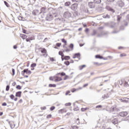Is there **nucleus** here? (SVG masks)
Instances as JSON below:
<instances>
[{
	"instance_id": "f257e3e1",
	"label": "nucleus",
	"mask_w": 129,
	"mask_h": 129,
	"mask_svg": "<svg viewBox=\"0 0 129 129\" xmlns=\"http://www.w3.org/2000/svg\"><path fill=\"white\" fill-rule=\"evenodd\" d=\"M57 17V15H52L51 13H49L46 15L45 18L46 21H52L54 18H56Z\"/></svg>"
},
{
	"instance_id": "f03ea898",
	"label": "nucleus",
	"mask_w": 129,
	"mask_h": 129,
	"mask_svg": "<svg viewBox=\"0 0 129 129\" xmlns=\"http://www.w3.org/2000/svg\"><path fill=\"white\" fill-rule=\"evenodd\" d=\"M63 17L66 19H68L69 18H71V13L68 11L65 12L63 13Z\"/></svg>"
},
{
	"instance_id": "7ed1b4c3",
	"label": "nucleus",
	"mask_w": 129,
	"mask_h": 129,
	"mask_svg": "<svg viewBox=\"0 0 129 129\" xmlns=\"http://www.w3.org/2000/svg\"><path fill=\"white\" fill-rule=\"evenodd\" d=\"M78 7V4L75 3L73 4L71 7V9L73 10V11H76V10H77Z\"/></svg>"
},
{
	"instance_id": "20e7f679",
	"label": "nucleus",
	"mask_w": 129,
	"mask_h": 129,
	"mask_svg": "<svg viewBox=\"0 0 129 129\" xmlns=\"http://www.w3.org/2000/svg\"><path fill=\"white\" fill-rule=\"evenodd\" d=\"M88 7L90 9H94L95 8V4L94 2H89Z\"/></svg>"
},
{
	"instance_id": "39448f33",
	"label": "nucleus",
	"mask_w": 129,
	"mask_h": 129,
	"mask_svg": "<svg viewBox=\"0 0 129 129\" xmlns=\"http://www.w3.org/2000/svg\"><path fill=\"white\" fill-rule=\"evenodd\" d=\"M81 56V54H80V53H75L73 56V59H75L76 58H78L79 59V60H80V57Z\"/></svg>"
},
{
	"instance_id": "423d86ee",
	"label": "nucleus",
	"mask_w": 129,
	"mask_h": 129,
	"mask_svg": "<svg viewBox=\"0 0 129 129\" xmlns=\"http://www.w3.org/2000/svg\"><path fill=\"white\" fill-rule=\"evenodd\" d=\"M41 53H42V56L44 57H47L48 56V54H47V50L46 49L43 48L41 50Z\"/></svg>"
},
{
	"instance_id": "0eeeda50",
	"label": "nucleus",
	"mask_w": 129,
	"mask_h": 129,
	"mask_svg": "<svg viewBox=\"0 0 129 129\" xmlns=\"http://www.w3.org/2000/svg\"><path fill=\"white\" fill-rule=\"evenodd\" d=\"M120 116H121L122 117H124V116H126L127 115V112H120L119 113Z\"/></svg>"
},
{
	"instance_id": "6e6552de",
	"label": "nucleus",
	"mask_w": 129,
	"mask_h": 129,
	"mask_svg": "<svg viewBox=\"0 0 129 129\" xmlns=\"http://www.w3.org/2000/svg\"><path fill=\"white\" fill-rule=\"evenodd\" d=\"M106 10L107 11H109V12H111V13H115V11H114V9H112L111 7L109 6H107L106 8Z\"/></svg>"
},
{
	"instance_id": "1a4fd4ad",
	"label": "nucleus",
	"mask_w": 129,
	"mask_h": 129,
	"mask_svg": "<svg viewBox=\"0 0 129 129\" xmlns=\"http://www.w3.org/2000/svg\"><path fill=\"white\" fill-rule=\"evenodd\" d=\"M82 11H83V12H84V13H89V10H88V8H87L86 7H83Z\"/></svg>"
},
{
	"instance_id": "9d476101",
	"label": "nucleus",
	"mask_w": 129,
	"mask_h": 129,
	"mask_svg": "<svg viewBox=\"0 0 129 129\" xmlns=\"http://www.w3.org/2000/svg\"><path fill=\"white\" fill-rule=\"evenodd\" d=\"M24 72H25L26 74H31L32 72L29 70V69H25L24 70Z\"/></svg>"
},
{
	"instance_id": "9b49d317",
	"label": "nucleus",
	"mask_w": 129,
	"mask_h": 129,
	"mask_svg": "<svg viewBox=\"0 0 129 129\" xmlns=\"http://www.w3.org/2000/svg\"><path fill=\"white\" fill-rule=\"evenodd\" d=\"M55 79L54 80L55 82H58L59 81H62V78L58 77V76L55 77Z\"/></svg>"
},
{
	"instance_id": "f8f14e48",
	"label": "nucleus",
	"mask_w": 129,
	"mask_h": 129,
	"mask_svg": "<svg viewBox=\"0 0 129 129\" xmlns=\"http://www.w3.org/2000/svg\"><path fill=\"white\" fill-rule=\"evenodd\" d=\"M41 12L40 13V14H42V13H46V12H47L46 9L45 7H42L41 8L40 10Z\"/></svg>"
},
{
	"instance_id": "ddd939ff",
	"label": "nucleus",
	"mask_w": 129,
	"mask_h": 129,
	"mask_svg": "<svg viewBox=\"0 0 129 129\" xmlns=\"http://www.w3.org/2000/svg\"><path fill=\"white\" fill-rule=\"evenodd\" d=\"M22 95V91H18L16 93V97H21Z\"/></svg>"
},
{
	"instance_id": "4468645a",
	"label": "nucleus",
	"mask_w": 129,
	"mask_h": 129,
	"mask_svg": "<svg viewBox=\"0 0 129 129\" xmlns=\"http://www.w3.org/2000/svg\"><path fill=\"white\" fill-rule=\"evenodd\" d=\"M119 7H120V8L124 7V3H123L122 1H120L119 2Z\"/></svg>"
},
{
	"instance_id": "2eb2a0df",
	"label": "nucleus",
	"mask_w": 129,
	"mask_h": 129,
	"mask_svg": "<svg viewBox=\"0 0 129 129\" xmlns=\"http://www.w3.org/2000/svg\"><path fill=\"white\" fill-rule=\"evenodd\" d=\"M112 122L113 124H116L118 122V120L116 118H114L113 120H112Z\"/></svg>"
},
{
	"instance_id": "dca6fc26",
	"label": "nucleus",
	"mask_w": 129,
	"mask_h": 129,
	"mask_svg": "<svg viewBox=\"0 0 129 129\" xmlns=\"http://www.w3.org/2000/svg\"><path fill=\"white\" fill-rule=\"evenodd\" d=\"M97 11L99 13H102V12H103V8L102 7H98L97 8Z\"/></svg>"
},
{
	"instance_id": "f3484780",
	"label": "nucleus",
	"mask_w": 129,
	"mask_h": 129,
	"mask_svg": "<svg viewBox=\"0 0 129 129\" xmlns=\"http://www.w3.org/2000/svg\"><path fill=\"white\" fill-rule=\"evenodd\" d=\"M95 58L96 59H103V56H101L100 55H95Z\"/></svg>"
},
{
	"instance_id": "a211bd4d",
	"label": "nucleus",
	"mask_w": 129,
	"mask_h": 129,
	"mask_svg": "<svg viewBox=\"0 0 129 129\" xmlns=\"http://www.w3.org/2000/svg\"><path fill=\"white\" fill-rule=\"evenodd\" d=\"M20 37L21 38H22V39H23V40H25V39H27V35H25V34H20Z\"/></svg>"
},
{
	"instance_id": "6ab92c4d",
	"label": "nucleus",
	"mask_w": 129,
	"mask_h": 129,
	"mask_svg": "<svg viewBox=\"0 0 129 129\" xmlns=\"http://www.w3.org/2000/svg\"><path fill=\"white\" fill-rule=\"evenodd\" d=\"M18 19L19 21H25V18L23 16H19L18 17Z\"/></svg>"
},
{
	"instance_id": "aec40b11",
	"label": "nucleus",
	"mask_w": 129,
	"mask_h": 129,
	"mask_svg": "<svg viewBox=\"0 0 129 129\" xmlns=\"http://www.w3.org/2000/svg\"><path fill=\"white\" fill-rule=\"evenodd\" d=\"M94 4H97V5H98L101 3V0H94Z\"/></svg>"
},
{
	"instance_id": "412c9836",
	"label": "nucleus",
	"mask_w": 129,
	"mask_h": 129,
	"mask_svg": "<svg viewBox=\"0 0 129 129\" xmlns=\"http://www.w3.org/2000/svg\"><path fill=\"white\" fill-rule=\"evenodd\" d=\"M103 18L104 19H109L110 18V16H109L108 14H106L105 15H103Z\"/></svg>"
},
{
	"instance_id": "4be33fe9",
	"label": "nucleus",
	"mask_w": 129,
	"mask_h": 129,
	"mask_svg": "<svg viewBox=\"0 0 129 129\" xmlns=\"http://www.w3.org/2000/svg\"><path fill=\"white\" fill-rule=\"evenodd\" d=\"M109 96H108V94H104V96H102L103 99H105V98H108Z\"/></svg>"
},
{
	"instance_id": "5701e85b",
	"label": "nucleus",
	"mask_w": 129,
	"mask_h": 129,
	"mask_svg": "<svg viewBox=\"0 0 129 129\" xmlns=\"http://www.w3.org/2000/svg\"><path fill=\"white\" fill-rule=\"evenodd\" d=\"M70 5H71V2H67L64 3V6L66 7H69Z\"/></svg>"
},
{
	"instance_id": "b1692460",
	"label": "nucleus",
	"mask_w": 129,
	"mask_h": 129,
	"mask_svg": "<svg viewBox=\"0 0 129 129\" xmlns=\"http://www.w3.org/2000/svg\"><path fill=\"white\" fill-rule=\"evenodd\" d=\"M56 13V10L52 8L51 9V14H52V15H55Z\"/></svg>"
},
{
	"instance_id": "393cba45",
	"label": "nucleus",
	"mask_w": 129,
	"mask_h": 129,
	"mask_svg": "<svg viewBox=\"0 0 129 129\" xmlns=\"http://www.w3.org/2000/svg\"><path fill=\"white\" fill-rule=\"evenodd\" d=\"M85 67H86V65L85 64L79 66V70H82V69H83V68H85Z\"/></svg>"
},
{
	"instance_id": "a878e982",
	"label": "nucleus",
	"mask_w": 129,
	"mask_h": 129,
	"mask_svg": "<svg viewBox=\"0 0 129 129\" xmlns=\"http://www.w3.org/2000/svg\"><path fill=\"white\" fill-rule=\"evenodd\" d=\"M64 60H70V56L68 55L64 56Z\"/></svg>"
},
{
	"instance_id": "bb28decb",
	"label": "nucleus",
	"mask_w": 129,
	"mask_h": 129,
	"mask_svg": "<svg viewBox=\"0 0 129 129\" xmlns=\"http://www.w3.org/2000/svg\"><path fill=\"white\" fill-rule=\"evenodd\" d=\"M123 86L124 87H128V84L126 81H124Z\"/></svg>"
},
{
	"instance_id": "cd10ccee",
	"label": "nucleus",
	"mask_w": 129,
	"mask_h": 129,
	"mask_svg": "<svg viewBox=\"0 0 129 129\" xmlns=\"http://www.w3.org/2000/svg\"><path fill=\"white\" fill-rule=\"evenodd\" d=\"M64 64L67 66H69L70 65V62L69 61H66L64 62Z\"/></svg>"
},
{
	"instance_id": "c85d7f7f",
	"label": "nucleus",
	"mask_w": 129,
	"mask_h": 129,
	"mask_svg": "<svg viewBox=\"0 0 129 129\" xmlns=\"http://www.w3.org/2000/svg\"><path fill=\"white\" fill-rule=\"evenodd\" d=\"M4 4L7 8H10V4L9 3H8V2H7V1H4Z\"/></svg>"
},
{
	"instance_id": "c756f323",
	"label": "nucleus",
	"mask_w": 129,
	"mask_h": 129,
	"mask_svg": "<svg viewBox=\"0 0 129 129\" xmlns=\"http://www.w3.org/2000/svg\"><path fill=\"white\" fill-rule=\"evenodd\" d=\"M61 42H62V43H64L65 45H67V41H66L65 39L64 38L61 39Z\"/></svg>"
},
{
	"instance_id": "7c9ffc66",
	"label": "nucleus",
	"mask_w": 129,
	"mask_h": 129,
	"mask_svg": "<svg viewBox=\"0 0 129 129\" xmlns=\"http://www.w3.org/2000/svg\"><path fill=\"white\" fill-rule=\"evenodd\" d=\"M69 47L72 49V50H73V48H74V45L73 43H71L70 44Z\"/></svg>"
},
{
	"instance_id": "2f4dec72",
	"label": "nucleus",
	"mask_w": 129,
	"mask_h": 129,
	"mask_svg": "<svg viewBox=\"0 0 129 129\" xmlns=\"http://www.w3.org/2000/svg\"><path fill=\"white\" fill-rule=\"evenodd\" d=\"M58 54L61 56L62 57H64V53L62 51H59Z\"/></svg>"
},
{
	"instance_id": "473e14b6",
	"label": "nucleus",
	"mask_w": 129,
	"mask_h": 129,
	"mask_svg": "<svg viewBox=\"0 0 129 129\" xmlns=\"http://www.w3.org/2000/svg\"><path fill=\"white\" fill-rule=\"evenodd\" d=\"M118 83H119V84L120 85H122L123 83V81H122V80H119L118 81Z\"/></svg>"
},
{
	"instance_id": "72a5a7b5",
	"label": "nucleus",
	"mask_w": 129,
	"mask_h": 129,
	"mask_svg": "<svg viewBox=\"0 0 129 129\" xmlns=\"http://www.w3.org/2000/svg\"><path fill=\"white\" fill-rule=\"evenodd\" d=\"M16 89H18L19 90H21V89H22V87L20 85H17L16 86Z\"/></svg>"
},
{
	"instance_id": "f704fd0d",
	"label": "nucleus",
	"mask_w": 129,
	"mask_h": 129,
	"mask_svg": "<svg viewBox=\"0 0 129 129\" xmlns=\"http://www.w3.org/2000/svg\"><path fill=\"white\" fill-rule=\"evenodd\" d=\"M37 66V64L36 63H33L31 64L30 67H36Z\"/></svg>"
},
{
	"instance_id": "c9c22d12",
	"label": "nucleus",
	"mask_w": 129,
	"mask_h": 129,
	"mask_svg": "<svg viewBox=\"0 0 129 129\" xmlns=\"http://www.w3.org/2000/svg\"><path fill=\"white\" fill-rule=\"evenodd\" d=\"M96 35V31L93 30V33L91 34V36H95Z\"/></svg>"
},
{
	"instance_id": "e433bc0d",
	"label": "nucleus",
	"mask_w": 129,
	"mask_h": 129,
	"mask_svg": "<svg viewBox=\"0 0 129 129\" xmlns=\"http://www.w3.org/2000/svg\"><path fill=\"white\" fill-rule=\"evenodd\" d=\"M6 91H9V90H10V85H7L6 86Z\"/></svg>"
},
{
	"instance_id": "4c0bfd02",
	"label": "nucleus",
	"mask_w": 129,
	"mask_h": 129,
	"mask_svg": "<svg viewBox=\"0 0 129 129\" xmlns=\"http://www.w3.org/2000/svg\"><path fill=\"white\" fill-rule=\"evenodd\" d=\"M55 109V106H52L50 108V110H51V111H53V110Z\"/></svg>"
},
{
	"instance_id": "58836bf2",
	"label": "nucleus",
	"mask_w": 129,
	"mask_h": 129,
	"mask_svg": "<svg viewBox=\"0 0 129 129\" xmlns=\"http://www.w3.org/2000/svg\"><path fill=\"white\" fill-rule=\"evenodd\" d=\"M69 78V76L66 75L64 78H63V80H67Z\"/></svg>"
},
{
	"instance_id": "ea45409f",
	"label": "nucleus",
	"mask_w": 129,
	"mask_h": 129,
	"mask_svg": "<svg viewBox=\"0 0 129 129\" xmlns=\"http://www.w3.org/2000/svg\"><path fill=\"white\" fill-rule=\"evenodd\" d=\"M74 3H78L79 2H82V0H72Z\"/></svg>"
},
{
	"instance_id": "a19ab883",
	"label": "nucleus",
	"mask_w": 129,
	"mask_h": 129,
	"mask_svg": "<svg viewBox=\"0 0 129 129\" xmlns=\"http://www.w3.org/2000/svg\"><path fill=\"white\" fill-rule=\"evenodd\" d=\"M71 105V103H70V102L65 104L66 106H70Z\"/></svg>"
},
{
	"instance_id": "79ce46f5",
	"label": "nucleus",
	"mask_w": 129,
	"mask_h": 129,
	"mask_svg": "<svg viewBox=\"0 0 129 129\" xmlns=\"http://www.w3.org/2000/svg\"><path fill=\"white\" fill-rule=\"evenodd\" d=\"M96 108H102V105H97L96 107Z\"/></svg>"
},
{
	"instance_id": "37998d69",
	"label": "nucleus",
	"mask_w": 129,
	"mask_h": 129,
	"mask_svg": "<svg viewBox=\"0 0 129 129\" xmlns=\"http://www.w3.org/2000/svg\"><path fill=\"white\" fill-rule=\"evenodd\" d=\"M74 110L75 111H77L79 110V108L78 107H77L76 108H74Z\"/></svg>"
},
{
	"instance_id": "c03bdc74",
	"label": "nucleus",
	"mask_w": 129,
	"mask_h": 129,
	"mask_svg": "<svg viewBox=\"0 0 129 129\" xmlns=\"http://www.w3.org/2000/svg\"><path fill=\"white\" fill-rule=\"evenodd\" d=\"M87 108H81V111H85L86 110H87Z\"/></svg>"
},
{
	"instance_id": "a18cd8bd",
	"label": "nucleus",
	"mask_w": 129,
	"mask_h": 129,
	"mask_svg": "<svg viewBox=\"0 0 129 129\" xmlns=\"http://www.w3.org/2000/svg\"><path fill=\"white\" fill-rule=\"evenodd\" d=\"M125 56H126V54H125V53H122L120 54V56L121 57H125Z\"/></svg>"
},
{
	"instance_id": "49530a36",
	"label": "nucleus",
	"mask_w": 129,
	"mask_h": 129,
	"mask_svg": "<svg viewBox=\"0 0 129 129\" xmlns=\"http://www.w3.org/2000/svg\"><path fill=\"white\" fill-rule=\"evenodd\" d=\"M10 98H11V99H14V98H15V96L13 94L11 95Z\"/></svg>"
},
{
	"instance_id": "de8ad7c7",
	"label": "nucleus",
	"mask_w": 129,
	"mask_h": 129,
	"mask_svg": "<svg viewBox=\"0 0 129 129\" xmlns=\"http://www.w3.org/2000/svg\"><path fill=\"white\" fill-rule=\"evenodd\" d=\"M61 76H65L66 75V74L64 72L60 73Z\"/></svg>"
},
{
	"instance_id": "09e8293b",
	"label": "nucleus",
	"mask_w": 129,
	"mask_h": 129,
	"mask_svg": "<svg viewBox=\"0 0 129 129\" xmlns=\"http://www.w3.org/2000/svg\"><path fill=\"white\" fill-rule=\"evenodd\" d=\"M120 30L121 31H122V30H124V26H120Z\"/></svg>"
},
{
	"instance_id": "8fccbe9b",
	"label": "nucleus",
	"mask_w": 129,
	"mask_h": 129,
	"mask_svg": "<svg viewBox=\"0 0 129 129\" xmlns=\"http://www.w3.org/2000/svg\"><path fill=\"white\" fill-rule=\"evenodd\" d=\"M59 112H61V113H62V112H65V110H64V109H60V110H59Z\"/></svg>"
},
{
	"instance_id": "3c124183",
	"label": "nucleus",
	"mask_w": 129,
	"mask_h": 129,
	"mask_svg": "<svg viewBox=\"0 0 129 129\" xmlns=\"http://www.w3.org/2000/svg\"><path fill=\"white\" fill-rule=\"evenodd\" d=\"M40 108L41 110H45V109H46L47 108L46 107V106H44V107H41Z\"/></svg>"
},
{
	"instance_id": "603ef678",
	"label": "nucleus",
	"mask_w": 129,
	"mask_h": 129,
	"mask_svg": "<svg viewBox=\"0 0 129 129\" xmlns=\"http://www.w3.org/2000/svg\"><path fill=\"white\" fill-rule=\"evenodd\" d=\"M56 46V47H60V46H61V43H57Z\"/></svg>"
},
{
	"instance_id": "864d4df0",
	"label": "nucleus",
	"mask_w": 129,
	"mask_h": 129,
	"mask_svg": "<svg viewBox=\"0 0 129 129\" xmlns=\"http://www.w3.org/2000/svg\"><path fill=\"white\" fill-rule=\"evenodd\" d=\"M9 123H10L11 128H14V127H15V125H13V124H12V123H11L10 122H9Z\"/></svg>"
},
{
	"instance_id": "5fc2aeb1",
	"label": "nucleus",
	"mask_w": 129,
	"mask_h": 129,
	"mask_svg": "<svg viewBox=\"0 0 129 129\" xmlns=\"http://www.w3.org/2000/svg\"><path fill=\"white\" fill-rule=\"evenodd\" d=\"M50 60L51 61V62H54L55 61V59H54V57H50Z\"/></svg>"
},
{
	"instance_id": "6e6d98bb",
	"label": "nucleus",
	"mask_w": 129,
	"mask_h": 129,
	"mask_svg": "<svg viewBox=\"0 0 129 129\" xmlns=\"http://www.w3.org/2000/svg\"><path fill=\"white\" fill-rule=\"evenodd\" d=\"M70 92H71L70 90L67 91V92H66V95H68V94H69Z\"/></svg>"
},
{
	"instance_id": "4d7b16f0",
	"label": "nucleus",
	"mask_w": 129,
	"mask_h": 129,
	"mask_svg": "<svg viewBox=\"0 0 129 129\" xmlns=\"http://www.w3.org/2000/svg\"><path fill=\"white\" fill-rule=\"evenodd\" d=\"M51 117H52V115L51 114L47 115L46 116L47 118H51Z\"/></svg>"
},
{
	"instance_id": "13d9d810",
	"label": "nucleus",
	"mask_w": 129,
	"mask_h": 129,
	"mask_svg": "<svg viewBox=\"0 0 129 129\" xmlns=\"http://www.w3.org/2000/svg\"><path fill=\"white\" fill-rule=\"evenodd\" d=\"M12 73H13V76L15 75V69H12Z\"/></svg>"
},
{
	"instance_id": "bf43d9fd",
	"label": "nucleus",
	"mask_w": 129,
	"mask_h": 129,
	"mask_svg": "<svg viewBox=\"0 0 129 129\" xmlns=\"http://www.w3.org/2000/svg\"><path fill=\"white\" fill-rule=\"evenodd\" d=\"M107 2H108L109 3H113V2H114V1L115 0H106Z\"/></svg>"
},
{
	"instance_id": "052dcab7",
	"label": "nucleus",
	"mask_w": 129,
	"mask_h": 129,
	"mask_svg": "<svg viewBox=\"0 0 129 129\" xmlns=\"http://www.w3.org/2000/svg\"><path fill=\"white\" fill-rule=\"evenodd\" d=\"M2 106H7V103L4 102V103H2Z\"/></svg>"
},
{
	"instance_id": "680f3d73",
	"label": "nucleus",
	"mask_w": 129,
	"mask_h": 129,
	"mask_svg": "<svg viewBox=\"0 0 129 129\" xmlns=\"http://www.w3.org/2000/svg\"><path fill=\"white\" fill-rule=\"evenodd\" d=\"M65 52H70V49L69 48H67V49L65 50Z\"/></svg>"
},
{
	"instance_id": "e2e57ef3",
	"label": "nucleus",
	"mask_w": 129,
	"mask_h": 129,
	"mask_svg": "<svg viewBox=\"0 0 129 129\" xmlns=\"http://www.w3.org/2000/svg\"><path fill=\"white\" fill-rule=\"evenodd\" d=\"M120 19H121V17H117V21L119 22L120 21Z\"/></svg>"
},
{
	"instance_id": "0e129e2a",
	"label": "nucleus",
	"mask_w": 129,
	"mask_h": 129,
	"mask_svg": "<svg viewBox=\"0 0 129 129\" xmlns=\"http://www.w3.org/2000/svg\"><path fill=\"white\" fill-rule=\"evenodd\" d=\"M25 73H26V72H24V70H23V71H22V72H21V74H22V75H23V76H25Z\"/></svg>"
},
{
	"instance_id": "69168bd1",
	"label": "nucleus",
	"mask_w": 129,
	"mask_h": 129,
	"mask_svg": "<svg viewBox=\"0 0 129 129\" xmlns=\"http://www.w3.org/2000/svg\"><path fill=\"white\" fill-rule=\"evenodd\" d=\"M73 128H74V129H78V127H77V126H73Z\"/></svg>"
},
{
	"instance_id": "338daca9",
	"label": "nucleus",
	"mask_w": 129,
	"mask_h": 129,
	"mask_svg": "<svg viewBox=\"0 0 129 129\" xmlns=\"http://www.w3.org/2000/svg\"><path fill=\"white\" fill-rule=\"evenodd\" d=\"M126 20H127V21H129V15H127L126 16Z\"/></svg>"
},
{
	"instance_id": "774afa93",
	"label": "nucleus",
	"mask_w": 129,
	"mask_h": 129,
	"mask_svg": "<svg viewBox=\"0 0 129 129\" xmlns=\"http://www.w3.org/2000/svg\"><path fill=\"white\" fill-rule=\"evenodd\" d=\"M125 120H128V121H129V116H127V117H126Z\"/></svg>"
}]
</instances>
